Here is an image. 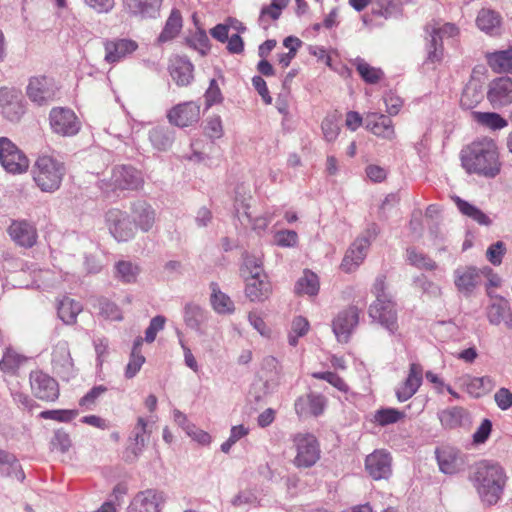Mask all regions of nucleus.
<instances>
[{"label":"nucleus","instance_id":"5701e85b","mask_svg":"<svg viewBox=\"0 0 512 512\" xmlns=\"http://www.w3.org/2000/svg\"><path fill=\"white\" fill-rule=\"evenodd\" d=\"M487 98L493 107H502L512 103V78L500 77L489 85Z\"/></svg>","mask_w":512,"mask_h":512},{"label":"nucleus","instance_id":"c85d7f7f","mask_svg":"<svg viewBox=\"0 0 512 512\" xmlns=\"http://www.w3.org/2000/svg\"><path fill=\"white\" fill-rule=\"evenodd\" d=\"M476 25L482 32L488 35H499L501 32L502 17L500 13L495 10L483 8L477 14Z\"/></svg>","mask_w":512,"mask_h":512},{"label":"nucleus","instance_id":"f704fd0d","mask_svg":"<svg viewBox=\"0 0 512 512\" xmlns=\"http://www.w3.org/2000/svg\"><path fill=\"white\" fill-rule=\"evenodd\" d=\"M489 67L496 73H512V48L486 54Z\"/></svg>","mask_w":512,"mask_h":512},{"label":"nucleus","instance_id":"052dcab7","mask_svg":"<svg viewBox=\"0 0 512 512\" xmlns=\"http://www.w3.org/2000/svg\"><path fill=\"white\" fill-rule=\"evenodd\" d=\"M322 133L324 139L328 142H333L336 140L339 134V126L337 123V118L335 115H329L325 117L321 124Z\"/></svg>","mask_w":512,"mask_h":512},{"label":"nucleus","instance_id":"6e6552de","mask_svg":"<svg viewBox=\"0 0 512 512\" xmlns=\"http://www.w3.org/2000/svg\"><path fill=\"white\" fill-rule=\"evenodd\" d=\"M58 89L56 82L50 77H31L26 88V94L33 103L42 106L54 100Z\"/></svg>","mask_w":512,"mask_h":512},{"label":"nucleus","instance_id":"393cba45","mask_svg":"<svg viewBox=\"0 0 512 512\" xmlns=\"http://www.w3.org/2000/svg\"><path fill=\"white\" fill-rule=\"evenodd\" d=\"M129 15L140 19H154L160 14L163 0H123Z\"/></svg>","mask_w":512,"mask_h":512},{"label":"nucleus","instance_id":"864d4df0","mask_svg":"<svg viewBox=\"0 0 512 512\" xmlns=\"http://www.w3.org/2000/svg\"><path fill=\"white\" fill-rule=\"evenodd\" d=\"M493 381L490 377H475L467 383V392L475 398L481 397L491 390Z\"/></svg>","mask_w":512,"mask_h":512},{"label":"nucleus","instance_id":"ddd939ff","mask_svg":"<svg viewBox=\"0 0 512 512\" xmlns=\"http://www.w3.org/2000/svg\"><path fill=\"white\" fill-rule=\"evenodd\" d=\"M130 213L133 224L143 233L152 230L157 220V213L154 207L144 199H137L130 203Z\"/></svg>","mask_w":512,"mask_h":512},{"label":"nucleus","instance_id":"dca6fc26","mask_svg":"<svg viewBox=\"0 0 512 512\" xmlns=\"http://www.w3.org/2000/svg\"><path fill=\"white\" fill-rule=\"evenodd\" d=\"M360 311L352 306L340 312L333 321V332L339 342L347 343L351 333L358 325Z\"/></svg>","mask_w":512,"mask_h":512},{"label":"nucleus","instance_id":"58836bf2","mask_svg":"<svg viewBox=\"0 0 512 512\" xmlns=\"http://www.w3.org/2000/svg\"><path fill=\"white\" fill-rule=\"evenodd\" d=\"M148 434L147 421L143 417H139L129 437L134 458H137L144 450L146 446V436Z\"/></svg>","mask_w":512,"mask_h":512},{"label":"nucleus","instance_id":"09e8293b","mask_svg":"<svg viewBox=\"0 0 512 512\" xmlns=\"http://www.w3.org/2000/svg\"><path fill=\"white\" fill-rule=\"evenodd\" d=\"M474 118L479 124L492 130H500L508 125L507 120L495 112H475Z\"/></svg>","mask_w":512,"mask_h":512},{"label":"nucleus","instance_id":"a18cd8bd","mask_svg":"<svg viewBox=\"0 0 512 512\" xmlns=\"http://www.w3.org/2000/svg\"><path fill=\"white\" fill-rule=\"evenodd\" d=\"M295 290L299 294L316 295L319 291L318 276L312 271L305 270L303 276L297 281Z\"/></svg>","mask_w":512,"mask_h":512},{"label":"nucleus","instance_id":"2f4dec72","mask_svg":"<svg viewBox=\"0 0 512 512\" xmlns=\"http://www.w3.org/2000/svg\"><path fill=\"white\" fill-rule=\"evenodd\" d=\"M272 288L267 277H246V296L253 302H262L271 294Z\"/></svg>","mask_w":512,"mask_h":512},{"label":"nucleus","instance_id":"0e129e2a","mask_svg":"<svg viewBox=\"0 0 512 512\" xmlns=\"http://www.w3.org/2000/svg\"><path fill=\"white\" fill-rule=\"evenodd\" d=\"M77 415V410H46L40 413V417L43 419H51L59 422H69Z\"/></svg>","mask_w":512,"mask_h":512},{"label":"nucleus","instance_id":"412c9836","mask_svg":"<svg viewBox=\"0 0 512 512\" xmlns=\"http://www.w3.org/2000/svg\"><path fill=\"white\" fill-rule=\"evenodd\" d=\"M326 402V398L321 394H305L296 399L295 412L300 418L318 417L324 412Z\"/></svg>","mask_w":512,"mask_h":512},{"label":"nucleus","instance_id":"f03ea898","mask_svg":"<svg viewBox=\"0 0 512 512\" xmlns=\"http://www.w3.org/2000/svg\"><path fill=\"white\" fill-rule=\"evenodd\" d=\"M462 165L469 173L494 178L501 170L498 147L491 138H481L463 150Z\"/></svg>","mask_w":512,"mask_h":512},{"label":"nucleus","instance_id":"a211bd4d","mask_svg":"<svg viewBox=\"0 0 512 512\" xmlns=\"http://www.w3.org/2000/svg\"><path fill=\"white\" fill-rule=\"evenodd\" d=\"M7 232L10 238L18 246L31 248L37 242V229L31 222L27 220H13L9 225Z\"/></svg>","mask_w":512,"mask_h":512},{"label":"nucleus","instance_id":"e2e57ef3","mask_svg":"<svg viewBox=\"0 0 512 512\" xmlns=\"http://www.w3.org/2000/svg\"><path fill=\"white\" fill-rule=\"evenodd\" d=\"M98 307L101 315L110 320H121L122 314L118 306L106 298L98 300Z\"/></svg>","mask_w":512,"mask_h":512},{"label":"nucleus","instance_id":"680f3d73","mask_svg":"<svg viewBox=\"0 0 512 512\" xmlns=\"http://www.w3.org/2000/svg\"><path fill=\"white\" fill-rule=\"evenodd\" d=\"M187 42L201 55H205L209 50V38L206 32L202 29H198L190 38H188Z\"/></svg>","mask_w":512,"mask_h":512},{"label":"nucleus","instance_id":"37998d69","mask_svg":"<svg viewBox=\"0 0 512 512\" xmlns=\"http://www.w3.org/2000/svg\"><path fill=\"white\" fill-rule=\"evenodd\" d=\"M484 98L481 86L477 83H469L463 89L460 105L462 108L470 110L475 108Z\"/></svg>","mask_w":512,"mask_h":512},{"label":"nucleus","instance_id":"4be33fe9","mask_svg":"<svg viewBox=\"0 0 512 512\" xmlns=\"http://www.w3.org/2000/svg\"><path fill=\"white\" fill-rule=\"evenodd\" d=\"M168 119L179 127L190 126L200 119V106L193 101L178 104L169 111Z\"/></svg>","mask_w":512,"mask_h":512},{"label":"nucleus","instance_id":"3c124183","mask_svg":"<svg viewBox=\"0 0 512 512\" xmlns=\"http://www.w3.org/2000/svg\"><path fill=\"white\" fill-rule=\"evenodd\" d=\"M466 411L461 407H452L439 413V419L443 426L454 428L461 425Z\"/></svg>","mask_w":512,"mask_h":512},{"label":"nucleus","instance_id":"f8f14e48","mask_svg":"<svg viewBox=\"0 0 512 512\" xmlns=\"http://www.w3.org/2000/svg\"><path fill=\"white\" fill-rule=\"evenodd\" d=\"M30 387L33 395L43 401L53 402L59 397V387L55 379L42 371L30 373Z\"/></svg>","mask_w":512,"mask_h":512},{"label":"nucleus","instance_id":"c756f323","mask_svg":"<svg viewBox=\"0 0 512 512\" xmlns=\"http://www.w3.org/2000/svg\"><path fill=\"white\" fill-rule=\"evenodd\" d=\"M194 66L184 57H176L171 61L170 75L178 86L189 85L193 76Z\"/></svg>","mask_w":512,"mask_h":512},{"label":"nucleus","instance_id":"e433bc0d","mask_svg":"<svg viewBox=\"0 0 512 512\" xmlns=\"http://www.w3.org/2000/svg\"><path fill=\"white\" fill-rule=\"evenodd\" d=\"M427 35L430 37L427 44L428 60L435 63L440 62L443 58L442 37L436 31V23H429L425 27Z\"/></svg>","mask_w":512,"mask_h":512},{"label":"nucleus","instance_id":"4d7b16f0","mask_svg":"<svg viewBox=\"0 0 512 512\" xmlns=\"http://www.w3.org/2000/svg\"><path fill=\"white\" fill-rule=\"evenodd\" d=\"M243 272L249 274L247 277H267L263 270L261 257L254 255L245 256Z\"/></svg>","mask_w":512,"mask_h":512},{"label":"nucleus","instance_id":"6e6d98bb","mask_svg":"<svg viewBox=\"0 0 512 512\" xmlns=\"http://www.w3.org/2000/svg\"><path fill=\"white\" fill-rule=\"evenodd\" d=\"M309 330V322L306 318L298 316L294 318L291 325V331L288 336V342L291 346H296L298 339L304 336Z\"/></svg>","mask_w":512,"mask_h":512},{"label":"nucleus","instance_id":"603ef678","mask_svg":"<svg viewBox=\"0 0 512 512\" xmlns=\"http://www.w3.org/2000/svg\"><path fill=\"white\" fill-rule=\"evenodd\" d=\"M405 414L396 408H381L374 413V422L380 426L394 424L404 418Z\"/></svg>","mask_w":512,"mask_h":512},{"label":"nucleus","instance_id":"c03bdc74","mask_svg":"<svg viewBox=\"0 0 512 512\" xmlns=\"http://www.w3.org/2000/svg\"><path fill=\"white\" fill-rule=\"evenodd\" d=\"M149 140L155 149L165 151L173 142V134L166 127H155L149 132Z\"/></svg>","mask_w":512,"mask_h":512},{"label":"nucleus","instance_id":"338daca9","mask_svg":"<svg viewBox=\"0 0 512 512\" xmlns=\"http://www.w3.org/2000/svg\"><path fill=\"white\" fill-rule=\"evenodd\" d=\"M51 446L62 453L67 452L71 446L69 434L62 429L56 430L51 440Z\"/></svg>","mask_w":512,"mask_h":512},{"label":"nucleus","instance_id":"6ab92c4d","mask_svg":"<svg viewBox=\"0 0 512 512\" xmlns=\"http://www.w3.org/2000/svg\"><path fill=\"white\" fill-rule=\"evenodd\" d=\"M439 469L444 474H456L464 468L465 461L460 451L451 446H443L435 451Z\"/></svg>","mask_w":512,"mask_h":512},{"label":"nucleus","instance_id":"13d9d810","mask_svg":"<svg viewBox=\"0 0 512 512\" xmlns=\"http://www.w3.org/2000/svg\"><path fill=\"white\" fill-rule=\"evenodd\" d=\"M274 244L282 248H292L298 244V234L294 230H279L273 236Z\"/></svg>","mask_w":512,"mask_h":512},{"label":"nucleus","instance_id":"ea45409f","mask_svg":"<svg viewBox=\"0 0 512 512\" xmlns=\"http://www.w3.org/2000/svg\"><path fill=\"white\" fill-rule=\"evenodd\" d=\"M82 311V305L71 298L65 297L59 301L57 307L58 317L66 325H72L76 322L78 314Z\"/></svg>","mask_w":512,"mask_h":512},{"label":"nucleus","instance_id":"a19ab883","mask_svg":"<svg viewBox=\"0 0 512 512\" xmlns=\"http://www.w3.org/2000/svg\"><path fill=\"white\" fill-rule=\"evenodd\" d=\"M452 199L458 210L466 217L471 218L479 225L489 226L491 224V219L476 206L461 199L459 196H453Z\"/></svg>","mask_w":512,"mask_h":512},{"label":"nucleus","instance_id":"bb28decb","mask_svg":"<svg viewBox=\"0 0 512 512\" xmlns=\"http://www.w3.org/2000/svg\"><path fill=\"white\" fill-rule=\"evenodd\" d=\"M487 317L491 324H504L508 329L512 328V311L507 299L495 296V301L488 307Z\"/></svg>","mask_w":512,"mask_h":512},{"label":"nucleus","instance_id":"de8ad7c7","mask_svg":"<svg viewBox=\"0 0 512 512\" xmlns=\"http://www.w3.org/2000/svg\"><path fill=\"white\" fill-rule=\"evenodd\" d=\"M116 277L124 283H134L140 273L139 265L131 261H119L115 265Z\"/></svg>","mask_w":512,"mask_h":512},{"label":"nucleus","instance_id":"473e14b6","mask_svg":"<svg viewBox=\"0 0 512 512\" xmlns=\"http://www.w3.org/2000/svg\"><path fill=\"white\" fill-rule=\"evenodd\" d=\"M481 279V270L474 267L457 269L455 271V285L460 292L470 295L478 286Z\"/></svg>","mask_w":512,"mask_h":512},{"label":"nucleus","instance_id":"5fc2aeb1","mask_svg":"<svg viewBox=\"0 0 512 512\" xmlns=\"http://www.w3.org/2000/svg\"><path fill=\"white\" fill-rule=\"evenodd\" d=\"M356 68L363 80L369 84H376L383 76L381 69L370 66L364 60H358Z\"/></svg>","mask_w":512,"mask_h":512},{"label":"nucleus","instance_id":"20e7f679","mask_svg":"<svg viewBox=\"0 0 512 512\" xmlns=\"http://www.w3.org/2000/svg\"><path fill=\"white\" fill-rule=\"evenodd\" d=\"M32 178L42 192L53 193L61 186L66 174L63 162L51 155H40L32 166Z\"/></svg>","mask_w":512,"mask_h":512},{"label":"nucleus","instance_id":"774afa93","mask_svg":"<svg viewBox=\"0 0 512 512\" xmlns=\"http://www.w3.org/2000/svg\"><path fill=\"white\" fill-rule=\"evenodd\" d=\"M106 391L107 388L104 385H98L93 387L80 399L79 405L85 407L86 409H91V407L95 404L96 400Z\"/></svg>","mask_w":512,"mask_h":512},{"label":"nucleus","instance_id":"423d86ee","mask_svg":"<svg viewBox=\"0 0 512 512\" xmlns=\"http://www.w3.org/2000/svg\"><path fill=\"white\" fill-rule=\"evenodd\" d=\"M105 224L118 242H127L136 235V228L130 215L118 208H111L105 213Z\"/></svg>","mask_w":512,"mask_h":512},{"label":"nucleus","instance_id":"7ed1b4c3","mask_svg":"<svg viewBox=\"0 0 512 512\" xmlns=\"http://www.w3.org/2000/svg\"><path fill=\"white\" fill-rule=\"evenodd\" d=\"M386 277L379 275L372 286L375 301L368 308V315L373 322L386 329L390 335H396L399 329L396 304L386 292Z\"/></svg>","mask_w":512,"mask_h":512},{"label":"nucleus","instance_id":"49530a36","mask_svg":"<svg viewBox=\"0 0 512 512\" xmlns=\"http://www.w3.org/2000/svg\"><path fill=\"white\" fill-rule=\"evenodd\" d=\"M406 259L410 265L418 269L432 271L437 268V264L434 260L426 254L417 251L415 248H408L406 250Z\"/></svg>","mask_w":512,"mask_h":512},{"label":"nucleus","instance_id":"9d476101","mask_svg":"<svg viewBox=\"0 0 512 512\" xmlns=\"http://www.w3.org/2000/svg\"><path fill=\"white\" fill-rule=\"evenodd\" d=\"M0 113L7 120L17 122L25 113L22 93L14 88L0 89Z\"/></svg>","mask_w":512,"mask_h":512},{"label":"nucleus","instance_id":"39448f33","mask_svg":"<svg viewBox=\"0 0 512 512\" xmlns=\"http://www.w3.org/2000/svg\"><path fill=\"white\" fill-rule=\"evenodd\" d=\"M296 450L293 463L298 468H309L320 458V447L317 438L311 433H297L293 436Z\"/></svg>","mask_w":512,"mask_h":512},{"label":"nucleus","instance_id":"aec40b11","mask_svg":"<svg viewBox=\"0 0 512 512\" xmlns=\"http://www.w3.org/2000/svg\"><path fill=\"white\" fill-rule=\"evenodd\" d=\"M392 458L384 450H376L366 457L365 468L374 480L387 479L391 473Z\"/></svg>","mask_w":512,"mask_h":512},{"label":"nucleus","instance_id":"4468645a","mask_svg":"<svg viewBox=\"0 0 512 512\" xmlns=\"http://www.w3.org/2000/svg\"><path fill=\"white\" fill-rule=\"evenodd\" d=\"M138 43L129 38H114L104 42V60L109 64L119 63L130 57L137 49Z\"/></svg>","mask_w":512,"mask_h":512},{"label":"nucleus","instance_id":"c9c22d12","mask_svg":"<svg viewBox=\"0 0 512 512\" xmlns=\"http://www.w3.org/2000/svg\"><path fill=\"white\" fill-rule=\"evenodd\" d=\"M211 296L210 303L213 310L218 314H232L234 312V303L231 298L223 293L217 283L212 282L210 284Z\"/></svg>","mask_w":512,"mask_h":512},{"label":"nucleus","instance_id":"7c9ffc66","mask_svg":"<svg viewBox=\"0 0 512 512\" xmlns=\"http://www.w3.org/2000/svg\"><path fill=\"white\" fill-rule=\"evenodd\" d=\"M209 318L210 313L197 304L188 303L184 307V322L196 332L203 333Z\"/></svg>","mask_w":512,"mask_h":512},{"label":"nucleus","instance_id":"f257e3e1","mask_svg":"<svg viewBox=\"0 0 512 512\" xmlns=\"http://www.w3.org/2000/svg\"><path fill=\"white\" fill-rule=\"evenodd\" d=\"M468 478L484 505H495L502 498L507 475L498 463L482 460L471 467Z\"/></svg>","mask_w":512,"mask_h":512},{"label":"nucleus","instance_id":"bf43d9fd","mask_svg":"<svg viewBox=\"0 0 512 512\" xmlns=\"http://www.w3.org/2000/svg\"><path fill=\"white\" fill-rule=\"evenodd\" d=\"M311 376L315 379L325 380L333 387L338 389L341 392H347L349 390L346 382L336 373L326 371V372H313Z\"/></svg>","mask_w":512,"mask_h":512},{"label":"nucleus","instance_id":"2eb2a0df","mask_svg":"<svg viewBox=\"0 0 512 512\" xmlns=\"http://www.w3.org/2000/svg\"><path fill=\"white\" fill-rule=\"evenodd\" d=\"M164 494L156 489L138 492L127 507V512H159L164 503Z\"/></svg>","mask_w":512,"mask_h":512},{"label":"nucleus","instance_id":"69168bd1","mask_svg":"<svg viewBox=\"0 0 512 512\" xmlns=\"http://www.w3.org/2000/svg\"><path fill=\"white\" fill-rule=\"evenodd\" d=\"M166 318L162 315L153 317L150 321L149 326L145 331V341L152 343L156 339L157 333L164 329Z\"/></svg>","mask_w":512,"mask_h":512},{"label":"nucleus","instance_id":"9b49d317","mask_svg":"<svg viewBox=\"0 0 512 512\" xmlns=\"http://www.w3.org/2000/svg\"><path fill=\"white\" fill-rule=\"evenodd\" d=\"M144 184L140 171L132 166H116L112 170L110 185L114 190H138Z\"/></svg>","mask_w":512,"mask_h":512},{"label":"nucleus","instance_id":"72a5a7b5","mask_svg":"<svg viewBox=\"0 0 512 512\" xmlns=\"http://www.w3.org/2000/svg\"><path fill=\"white\" fill-rule=\"evenodd\" d=\"M52 364L59 373H69L73 367L68 343L59 341L53 348Z\"/></svg>","mask_w":512,"mask_h":512},{"label":"nucleus","instance_id":"4c0bfd02","mask_svg":"<svg viewBox=\"0 0 512 512\" xmlns=\"http://www.w3.org/2000/svg\"><path fill=\"white\" fill-rule=\"evenodd\" d=\"M0 473L4 476L15 477L23 481L24 472L16 456L5 450H0Z\"/></svg>","mask_w":512,"mask_h":512},{"label":"nucleus","instance_id":"8fccbe9b","mask_svg":"<svg viewBox=\"0 0 512 512\" xmlns=\"http://www.w3.org/2000/svg\"><path fill=\"white\" fill-rule=\"evenodd\" d=\"M25 361L26 358L24 356L8 348L0 361V369L4 373L14 374Z\"/></svg>","mask_w":512,"mask_h":512},{"label":"nucleus","instance_id":"1a4fd4ad","mask_svg":"<svg viewBox=\"0 0 512 512\" xmlns=\"http://www.w3.org/2000/svg\"><path fill=\"white\" fill-rule=\"evenodd\" d=\"M50 126L53 132L61 136H74L80 130V121L73 110L55 107L49 114Z\"/></svg>","mask_w":512,"mask_h":512},{"label":"nucleus","instance_id":"79ce46f5","mask_svg":"<svg viewBox=\"0 0 512 512\" xmlns=\"http://www.w3.org/2000/svg\"><path fill=\"white\" fill-rule=\"evenodd\" d=\"M182 28V16L181 13L173 9L166 20L165 26L158 36L159 43H165L174 39Z\"/></svg>","mask_w":512,"mask_h":512},{"label":"nucleus","instance_id":"a878e982","mask_svg":"<svg viewBox=\"0 0 512 512\" xmlns=\"http://www.w3.org/2000/svg\"><path fill=\"white\" fill-rule=\"evenodd\" d=\"M422 373L423 369L420 364H410L406 380L396 389L398 401L405 402L418 391L422 383Z\"/></svg>","mask_w":512,"mask_h":512},{"label":"nucleus","instance_id":"0eeeda50","mask_svg":"<svg viewBox=\"0 0 512 512\" xmlns=\"http://www.w3.org/2000/svg\"><path fill=\"white\" fill-rule=\"evenodd\" d=\"M0 162L12 174L23 173L29 167L28 158L6 137L0 138Z\"/></svg>","mask_w":512,"mask_h":512},{"label":"nucleus","instance_id":"f3484780","mask_svg":"<svg viewBox=\"0 0 512 512\" xmlns=\"http://www.w3.org/2000/svg\"><path fill=\"white\" fill-rule=\"evenodd\" d=\"M365 128L373 135L388 141L396 138L393 121L387 115L369 112L364 118Z\"/></svg>","mask_w":512,"mask_h":512},{"label":"nucleus","instance_id":"cd10ccee","mask_svg":"<svg viewBox=\"0 0 512 512\" xmlns=\"http://www.w3.org/2000/svg\"><path fill=\"white\" fill-rule=\"evenodd\" d=\"M282 375V367L279 361L273 356H267L263 359L260 378L264 381L266 392L274 390L279 385Z\"/></svg>","mask_w":512,"mask_h":512},{"label":"nucleus","instance_id":"b1692460","mask_svg":"<svg viewBox=\"0 0 512 512\" xmlns=\"http://www.w3.org/2000/svg\"><path fill=\"white\" fill-rule=\"evenodd\" d=\"M369 246L370 240L368 237L356 239L346 252L341 263V268L348 273L355 271L364 261Z\"/></svg>","mask_w":512,"mask_h":512}]
</instances>
